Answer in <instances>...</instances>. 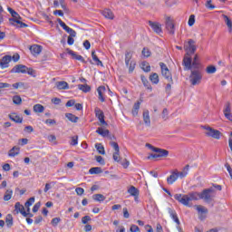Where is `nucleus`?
I'll list each match as a JSON object with an SVG mask.
<instances>
[{
  "label": "nucleus",
  "mask_w": 232,
  "mask_h": 232,
  "mask_svg": "<svg viewBox=\"0 0 232 232\" xmlns=\"http://www.w3.org/2000/svg\"><path fill=\"white\" fill-rule=\"evenodd\" d=\"M188 171H189V165H187L182 171H178V179H184L188 177Z\"/></svg>",
  "instance_id": "5701e85b"
},
{
  "label": "nucleus",
  "mask_w": 232,
  "mask_h": 232,
  "mask_svg": "<svg viewBox=\"0 0 232 232\" xmlns=\"http://www.w3.org/2000/svg\"><path fill=\"white\" fill-rule=\"evenodd\" d=\"M223 18L225 20V23L228 28V32L231 34L232 33V22L231 19H229V17L226 14H223Z\"/></svg>",
  "instance_id": "7c9ffc66"
},
{
  "label": "nucleus",
  "mask_w": 232,
  "mask_h": 232,
  "mask_svg": "<svg viewBox=\"0 0 232 232\" xmlns=\"http://www.w3.org/2000/svg\"><path fill=\"white\" fill-rule=\"evenodd\" d=\"M5 223L7 227H12L14 226V218L12 215L8 214L5 218Z\"/></svg>",
  "instance_id": "ea45409f"
},
{
  "label": "nucleus",
  "mask_w": 232,
  "mask_h": 232,
  "mask_svg": "<svg viewBox=\"0 0 232 232\" xmlns=\"http://www.w3.org/2000/svg\"><path fill=\"white\" fill-rule=\"evenodd\" d=\"M12 62V56L5 55L2 59H0V68L5 70V68H8L10 66V63Z\"/></svg>",
  "instance_id": "9d476101"
},
{
  "label": "nucleus",
  "mask_w": 232,
  "mask_h": 232,
  "mask_svg": "<svg viewBox=\"0 0 232 232\" xmlns=\"http://www.w3.org/2000/svg\"><path fill=\"white\" fill-rule=\"evenodd\" d=\"M13 102L14 104H21V102H23V100L20 96H14Z\"/></svg>",
  "instance_id": "13d9d810"
},
{
  "label": "nucleus",
  "mask_w": 232,
  "mask_h": 232,
  "mask_svg": "<svg viewBox=\"0 0 232 232\" xmlns=\"http://www.w3.org/2000/svg\"><path fill=\"white\" fill-rule=\"evenodd\" d=\"M142 55L144 57H150V55H151V52L150 51V49L148 48H143L142 52H141Z\"/></svg>",
  "instance_id": "864d4df0"
},
{
  "label": "nucleus",
  "mask_w": 232,
  "mask_h": 232,
  "mask_svg": "<svg viewBox=\"0 0 232 232\" xmlns=\"http://www.w3.org/2000/svg\"><path fill=\"white\" fill-rule=\"evenodd\" d=\"M141 68L144 72H151V66H150V63L144 62L141 63Z\"/></svg>",
  "instance_id": "a18cd8bd"
},
{
  "label": "nucleus",
  "mask_w": 232,
  "mask_h": 232,
  "mask_svg": "<svg viewBox=\"0 0 232 232\" xmlns=\"http://www.w3.org/2000/svg\"><path fill=\"white\" fill-rule=\"evenodd\" d=\"M204 130H206L205 134L207 137H212V139H216L217 140L220 139V130H217L209 126H205Z\"/></svg>",
  "instance_id": "0eeeda50"
},
{
  "label": "nucleus",
  "mask_w": 232,
  "mask_h": 232,
  "mask_svg": "<svg viewBox=\"0 0 232 232\" xmlns=\"http://www.w3.org/2000/svg\"><path fill=\"white\" fill-rule=\"evenodd\" d=\"M65 106L67 108H72V106H75V100H70L66 102Z\"/></svg>",
  "instance_id": "69168bd1"
},
{
  "label": "nucleus",
  "mask_w": 232,
  "mask_h": 232,
  "mask_svg": "<svg viewBox=\"0 0 232 232\" xmlns=\"http://www.w3.org/2000/svg\"><path fill=\"white\" fill-rule=\"evenodd\" d=\"M21 151V149L19 147H13L9 152H8V156L9 157H17V155H19Z\"/></svg>",
  "instance_id": "b1692460"
},
{
  "label": "nucleus",
  "mask_w": 232,
  "mask_h": 232,
  "mask_svg": "<svg viewBox=\"0 0 232 232\" xmlns=\"http://www.w3.org/2000/svg\"><path fill=\"white\" fill-rule=\"evenodd\" d=\"M131 57H133V53L127 52L125 53V64H126V66H130V63H131Z\"/></svg>",
  "instance_id": "f704fd0d"
},
{
  "label": "nucleus",
  "mask_w": 232,
  "mask_h": 232,
  "mask_svg": "<svg viewBox=\"0 0 232 232\" xmlns=\"http://www.w3.org/2000/svg\"><path fill=\"white\" fill-rule=\"evenodd\" d=\"M65 117L70 121L71 122H78L79 117L72 114V113H66Z\"/></svg>",
  "instance_id": "a19ab883"
},
{
  "label": "nucleus",
  "mask_w": 232,
  "mask_h": 232,
  "mask_svg": "<svg viewBox=\"0 0 232 232\" xmlns=\"http://www.w3.org/2000/svg\"><path fill=\"white\" fill-rule=\"evenodd\" d=\"M29 50L34 57H38V55H41V52H43V46L33 44L29 47Z\"/></svg>",
  "instance_id": "1a4fd4ad"
},
{
  "label": "nucleus",
  "mask_w": 232,
  "mask_h": 232,
  "mask_svg": "<svg viewBox=\"0 0 232 232\" xmlns=\"http://www.w3.org/2000/svg\"><path fill=\"white\" fill-rule=\"evenodd\" d=\"M26 72H27V67L26 65H23V64L15 65L12 69L13 73H26Z\"/></svg>",
  "instance_id": "2eb2a0df"
},
{
  "label": "nucleus",
  "mask_w": 232,
  "mask_h": 232,
  "mask_svg": "<svg viewBox=\"0 0 232 232\" xmlns=\"http://www.w3.org/2000/svg\"><path fill=\"white\" fill-rule=\"evenodd\" d=\"M55 86L58 90H70V85H68V82H57L55 83Z\"/></svg>",
  "instance_id": "6ab92c4d"
},
{
  "label": "nucleus",
  "mask_w": 232,
  "mask_h": 232,
  "mask_svg": "<svg viewBox=\"0 0 232 232\" xmlns=\"http://www.w3.org/2000/svg\"><path fill=\"white\" fill-rule=\"evenodd\" d=\"M130 232H139L140 229L137 227V225L130 226Z\"/></svg>",
  "instance_id": "774afa93"
},
{
  "label": "nucleus",
  "mask_w": 232,
  "mask_h": 232,
  "mask_svg": "<svg viewBox=\"0 0 232 232\" xmlns=\"http://www.w3.org/2000/svg\"><path fill=\"white\" fill-rule=\"evenodd\" d=\"M95 148L100 155H106V150H104V146L102 143H96Z\"/></svg>",
  "instance_id": "c9c22d12"
},
{
  "label": "nucleus",
  "mask_w": 232,
  "mask_h": 232,
  "mask_svg": "<svg viewBox=\"0 0 232 232\" xmlns=\"http://www.w3.org/2000/svg\"><path fill=\"white\" fill-rule=\"evenodd\" d=\"M189 82L192 86H197L202 82V72L198 69L190 70Z\"/></svg>",
  "instance_id": "7ed1b4c3"
},
{
  "label": "nucleus",
  "mask_w": 232,
  "mask_h": 232,
  "mask_svg": "<svg viewBox=\"0 0 232 232\" xmlns=\"http://www.w3.org/2000/svg\"><path fill=\"white\" fill-rule=\"evenodd\" d=\"M195 24V14H191L188 18V26Z\"/></svg>",
  "instance_id": "052dcab7"
},
{
  "label": "nucleus",
  "mask_w": 232,
  "mask_h": 232,
  "mask_svg": "<svg viewBox=\"0 0 232 232\" xmlns=\"http://www.w3.org/2000/svg\"><path fill=\"white\" fill-rule=\"evenodd\" d=\"M185 70H191V54H185L183 59Z\"/></svg>",
  "instance_id": "dca6fc26"
},
{
  "label": "nucleus",
  "mask_w": 232,
  "mask_h": 232,
  "mask_svg": "<svg viewBox=\"0 0 232 232\" xmlns=\"http://www.w3.org/2000/svg\"><path fill=\"white\" fill-rule=\"evenodd\" d=\"M94 111L98 119H102L104 117V112L101 109L96 108Z\"/></svg>",
  "instance_id": "49530a36"
},
{
  "label": "nucleus",
  "mask_w": 232,
  "mask_h": 232,
  "mask_svg": "<svg viewBox=\"0 0 232 232\" xmlns=\"http://www.w3.org/2000/svg\"><path fill=\"white\" fill-rule=\"evenodd\" d=\"M190 70H198V61L192 62Z\"/></svg>",
  "instance_id": "e2e57ef3"
},
{
  "label": "nucleus",
  "mask_w": 232,
  "mask_h": 232,
  "mask_svg": "<svg viewBox=\"0 0 232 232\" xmlns=\"http://www.w3.org/2000/svg\"><path fill=\"white\" fill-rule=\"evenodd\" d=\"M179 179V170L175 169L171 172L169 177L167 178L168 184H175L177 182V179Z\"/></svg>",
  "instance_id": "9b49d317"
},
{
  "label": "nucleus",
  "mask_w": 232,
  "mask_h": 232,
  "mask_svg": "<svg viewBox=\"0 0 232 232\" xmlns=\"http://www.w3.org/2000/svg\"><path fill=\"white\" fill-rule=\"evenodd\" d=\"M102 15L105 19H113L115 16L113 15V12L110 9H105L102 12Z\"/></svg>",
  "instance_id": "a878e982"
},
{
  "label": "nucleus",
  "mask_w": 232,
  "mask_h": 232,
  "mask_svg": "<svg viewBox=\"0 0 232 232\" xmlns=\"http://www.w3.org/2000/svg\"><path fill=\"white\" fill-rule=\"evenodd\" d=\"M59 222H61V218H54L52 219L51 224L53 226V227H57Z\"/></svg>",
  "instance_id": "3c124183"
},
{
  "label": "nucleus",
  "mask_w": 232,
  "mask_h": 232,
  "mask_svg": "<svg viewBox=\"0 0 232 232\" xmlns=\"http://www.w3.org/2000/svg\"><path fill=\"white\" fill-rule=\"evenodd\" d=\"M143 121L146 126H150L151 124V120L150 119V111L145 110L143 111Z\"/></svg>",
  "instance_id": "4be33fe9"
},
{
  "label": "nucleus",
  "mask_w": 232,
  "mask_h": 232,
  "mask_svg": "<svg viewBox=\"0 0 232 232\" xmlns=\"http://www.w3.org/2000/svg\"><path fill=\"white\" fill-rule=\"evenodd\" d=\"M213 193H215V188L213 187L204 189L201 193H199V200L211 202V200H213Z\"/></svg>",
  "instance_id": "20e7f679"
},
{
  "label": "nucleus",
  "mask_w": 232,
  "mask_h": 232,
  "mask_svg": "<svg viewBox=\"0 0 232 232\" xmlns=\"http://www.w3.org/2000/svg\"><path fill=\"white\" fill-rule=\"evenodd\" d=\"M98 92V98L102 102H104V101H106V99L104 98V94L106 93V87L104 86H100L97 89Z\"/></svg>",
  "instance_id": "a211bd4d"
},
{
  "label": "nucleus",
  "mask_w": 232,
  "mask_h": 232,
  "mask_svg": "<svg viewBox=\"0 0 232 232\" xmlns=\"http://www.w3.org/2000/svg\"><path fill=\"white\" fill-rule=\"evenodd\" d=\"M141 81H142L143 86H145L147 90H150V92L153 90V88L150 84V82H148V80L145 77L141 76Z\"/></svg>",
  "instance_id": "37998d69"
},
{
  "label": "nucleus",
  "mask_w": 232,
  "mask_h": 232,
  "mask_svg": "<svg viewBox=\"0 0 232 232\" xmlns=\"http://www.w3.org/2000/svg\"><path fill=\"white\" fill-rule=\"evenodd\" d=\"M92 220V218L90 216H85L82 218V224H88Z\"/></svg>",
  "instance_id": "0e129e2a"
},
{
  "label": "nucleus",
  "mask_w": 232,
  "mask_h": 232,
  "mask_svg": "<svg viewBox=\"0 0 232 232\" xmlns=\"http://www.w3.org/2000/svg\"><path fill=\"white\" fill-rule=\"evenodd\" d=\"M184 50L187 52L186 54L191 55L197 51V46H195V41L189 39L184 44Z\"/></svg>",
  "instance_id": "6e6552de"
},
{
  "label": "nucleus",
  "mask_w": 232,
  "mask_h": 232,
  "mask_svg": "<svg viewBox=\"0 0 232 232\" xmlns=\"http://www.w3.org/2000/svg\"><path fill=\"white\" fill-rule=\"evenodd\" d=\"M89 173L91 175H99V173H102V169L101 167H93L90 169Z\"/></svg>",
  "instance_id": "72a5a7b5"
},
{
  "label": "nucleus",
  "mask_w": 232,
  "mask_h": 232,
  "mask_svg": "<svg viewBox=\"0 0 232 232\" xmlns=\"http://www.w3.org/2000/svg\"><path fill=\"white\" fill-rule=\"evenodd\" d=\"M57 22L59 23L60 26H62V28H63L65 30V32H67V34H70V31L72 30L68 25H66V24H64V22H63V20H61V18H58Z\"/></svg>",
  "instance_id": "e433bc0d"
},
{
  "label": "nucleus",
  "mask_w": 232,
  "mask_h": 232,
  "mask_svg": "<svg viewBox=\"0 0 232 232\" xmlns=\"http://www.w3.org/2000/svg\"><path fill=\"white\" fill-rule=\"evenodd\" d=\"M168 115H169L168 109L166 108L163 109L162 114H161L163 121H168Z\"/></svg>",
  "instance_id": "bf43d9fd"
},
{
  "label": "nucleus",
  "mask_w": 232,
  "mask_h": 232,
  "mask_svg": "<svg viewBox=\"0 0 232 232\" xmlns=\"http://www.w3.org/2000/svg\"><path fill=\"white\" fill-rule=\"evenodd\" d=\"M68 53H70V55H72V56L73 57V59H76V61H84V59H83L81 55L75 53H74L73 51H72V50H70V51L68 52Z\"/></svg>",
  "instance_id": "c03bdc74"
},
{
  "label": "nucleus",
  "mask_w": 232,
  "mask_h": 232,
  "mask_svg": "<svg viewBox=\"0 0 232 232\" xmlns=\"http://www.w3.org/2000/svg\"><path fill=\"white\" fill-rule=\"evenodd\" d=\"M112 157H113V160H115V162H119L121 160V156H120L119 152H117V151H114Z\"/></svg>",
  "instance_id": "680f3d73"
},
{
  "label": "nucleus",
  "mask_w": 232,
  "mask_h": 232,
  "mask_svg": "<svg viewBox=\"0 0 232 232\" xmlns=\"http://www.w3.org/2000/svg\"><path fill=\"white\" fill-rule=\"evenodd\" d=\"M9 119L13 121V122H16L17 124H21V122H23V118L16 113L9 114Z\"/></svg>",
  "instance_id": "aec40b11"
},
{
  "label": "nucleus",
  "mask_w": 232,
  "mask_h": 232,
  "mask_svg": "<svg viewBox=\"0 0 232 232\" xmlns=\"http://www.w3.org/2000/svg\"><path fill=\"white\" fill-rule=\"evenodd\" d=\"M8 12L11 14L13 18L9 19L10 24L12 26H16V28H27L28 24L23 23L21 20L23 19L21 15L17 12H15L12 7L7 8Z\"/></svg>",
  "instance_id": "f03ea898"
},
{
  "label": "nucleus",
  "mask_w": 232,
  "mask_h": 232,
  "mask_svg": "<svg viewBox=\"0 0 232 232\" xmlns=\"http://www.w3.org/2000/svg\"><path fill=\"white\" fill-rule=\"evenodd\" d=\"M160 66L161 69V75L173 84V76H171V72L168 69V66L164 63H160Z\"/></svg>",
  "instance_id": "423d86ee"
},
{
  "label": "nucleus",
  "mask_w": 232,
  "mask_h": 232,
  "mask_svg": "<svg viewBox=\"0 0 232 232\" xmlns=\"http://www.w3.org/2000/svg\"><path fill=\"white\" fill-rule=\"evenodd\" d=\"M96 161L99 162V164H101L102 166H104V164H106L102 156H96Z\"/></svg>",
  "instance_id": "4d7b16f0"
},
{
  "label": "nucleus",
  "mask_w": 232,
  "mask_h": 232,
  "mask_svg": "<svg viewBox=\"0 0 232 232\" xmlns=\"http://www.w3.org/2000/svg\"><path fill=\"white\" fill-rule=\"evenodd\" d=\"M174 198L183 206H189L192 200H200V194L198 192H190L187 195L176 194Z\"/></svg>",
  "instance_id": "f257e3e1"
},
{
  "label": "nucleus",
  "mask_w": 232,
  "mask_h": 232,
  "mask_svg": "<svg viewBox=\"0 0 232 232\" xmlns=\"http://www.w3.org/2000/svg\"><path fill=\"white\" fill-rule=\"evenodd\" d=\"M166 28L171 35L175 34V24H173V20H171L170 17L166 18Z\"/></svg>",
  "instance_id": "ddd939ff"
},
{
  "label": "nucleus",
  "mask_w": 232,
  "mask_h": 232,
  "mask_svg": "<svg viewBox=\"0 0 232 232\" xmlns=\"http://www.w3.org/2000/svg\"><path fill=\"white\" fill-rule=\"evenodd\" d=\"M53 186H55V182L46 183L45 188L44 189V193H48V191H50V189H52Z\"/></svg>",
  "instance_id": "de8ad7c7"
},
{
  "label": "nucleus",
  "mask_w": 232,
  "mask_h": 232,
  "mask_svg": "<svg viewBox=\"0 0 232 232\" xmlns=\"http://www.w3.org/2000/svg\"><path fill=\"white\" fill-rule=\"evenodd\" d=\"M92 200H95L96 202H104V200H106V197L102 194H94L92 195Z\"/></svg>",
  "instance_id": "c756f323"
},
{
  "label": "nucleus",
  "mask_w": 232,
  "mask_h": 232,
  "mask_svg": "<svg viewBox=\"0 0 232 232\" xmlns=\"http://www.w3.org/2000/svg\"><path fill=\"white\" fill-rule=\"evenodd\" d=\"M127 192L131 197H136V198L139 197V188H135V186L129 187Z\"/></svg>",
  "instance_id": "412c9836"
},
{
  "label": "nucleus",
  "mask_w": 232,
  "mask_h": 232,
  "mask_svg": "<svg viewBox=\"0 0 232 232\" xmlns=\"http://www.w3.org/2000/svg\"><path fill=\"white\" fill-rule=\"evenodd\" d=\"M12 195H14V190H12V188H8L4 195L5 202H8V200H11Z\"/></svg>",
  "instance_id": "c85d7f7f"
},
{
  "label": "nucleus",
  "mask_w": 232,
  "mask_h": 232,
  "mask_svg": "<svg viewBox=\"0 0 232 232\" xmlns=\"http://www.w3.org/2000/svg\"><path fill=\"white\" fill-rule=\"evenodd\" d=\"M194 208H195V209H197V211L199 215H204V213H208V208H206L202 205H196Z\"/></svg>",
  "instance_id": "473e14b6"
},
{
  "label": "nucleus",
  "mask_w": 232,
  "mask_h": 232,
  "mask_svg": "<svg viewBox=\"0 0 232 232\" xmlns=\"http://www.w3.org/2000/svg\"><path fill=\"white\" fill-rule=\"evenodd\" d=\"M127 68H129V73H132L133 70H135V62L131 61L129 63V66H127Z\"/></svg>",
  "instance_id": "5fc2aeb1"
},
{
  "label": "nucleus",
  "mask_w": 232,
  "mask_h": 232,
  "mask_svg": "<svg viewBox=\"0 0 232 232\" xmlns=\"http://www.w3.org/2000/svg\"><path fill=\"white\" fill-rule=\"evenodd\" d=\"M169 155V151L163 149L156 148L154 149V154H150L148 156L149 160L151 159H160L164 157H168Z\"/></svg>",
  "instance_id": "39448f33"
},
{
  "label": "nucleus",
  "mask_w": 232,
  "mask_h": 232,
  "mask_svg": "<svg viewBox=\"0 0 232 232\" xmlns=\"http://www.w3.org/2000/svg\"><path fill=\"white\" fill-rule=\"evenodd\" d=\"M140 103L141 102H137L136 103H134L133 109H132L133 117H137V115H139V110H140Z\"/></svg>",
  "instance_id": "cd10ccee"
},
{
  "label": "nucleus",
  "mask_w": 232,
  "mask_h": 232,
  "mask_svg": "<svg viewBox=\"0 0 232 232\" xmlns=\"http://www.w3.org/2000/svg\"><path fill=\"white\" fill-rule=\"evenodd\" d=\"M96 133H98V135H101L102 137H108V135H110V130H104V128L100 127L97 129Z\"/></svg>",
  "instance_id": "bb28decb"
},
{
  "label": "nucleus",
  "mask_w": 232,
  "mask_h": 232,
  "mask_svg": "<svg viewBox=\"0 0 232 232\" xmlns=\"http://www.w3.org/2000/svg\"><path fill=\"white\" fill-rule=\"evenodd\" d=\"M79 144V136H74L72 138L71 146H77Z\"/></svg>",
  "instance_id": "6e6d98bb"
},
{
  "label": "nucleus",
  "mask_w": 232,
  "mask_h": 232,
  "mask_svg": "<svg viewBox=\"0 0 232 232\" xmlns=\"http://www.w3.org/2000/svg\"><path fill=\"white\" fill-rule=\"evenodd\" d=\"M150 81L152 84H159V74H157L156 72L150 74Z\"/></svg>",
  "instance_id": "4c0bfd02"
},
{
  "label": "nucleus",
  "mask_w": 232,
  "mask_h": 232,
  "mask_svg": "<svg viewBox=\"0 0 232 232\" xmlns=\"http://www.w3.org/2000/svg\"><path fill=\"white\" fill-rule=\"evenodd\" d=\"M110 146H111V148H113V150L115 151H117V153H120L121 150L119 148V144L115 141H110Z\"/></svg>",
  "instance_id": "09e8293b"
},
{
  "label": "nucleus",
  "mask_w": 232,
  "mask_h": 232,
  "mask_svg": "<svg viewBox=\"0 0 232 232\" xmlns=\"http://www.w3.org/2000/svg\"><path fill=\"white\" fill-rule=\"evenodd\" d=\"M34 113H43L44 111V106L42 104H35L33 108Z\"/></svg>",
  "instance_id": "58836bf2"
},
{
  "label": "nucleus",
  "mask_w": 232,
  "mask_h": 232,
  "mask_svg": "<svg viewBox=\"0 0 232 232\" xmlns=\"http://www.w3.org/2000/svg\"><path fill=\"white\" fill-rule=\"evenodd\" d=\"M207 73H216L217 72V67L210 65L208 66L206 69Z\"/></svg>",
  "instance_id": "8fccbe9b"
},
{
  "label": "nucleus",
  "mask_w": 232,
  "mask_h": 232,
  "mask_svg": "<svg viewBox=\"0 0 232 232\" xmlns=\"http://www.w3.org/2000/svg\"><path fill=\"white\" fill-rule=\"evenodd\" d=\"M75 191L77 195H84V188H76Z\"/></svg>",
  "instance_id": "338daca9"
},
{
  "label": "nucleus",
  "mask_w": 232,
  "mask_h": 232,
  "mask_svg": "<svg viewBox=\"0 0 232 232\" xmlns=\"http://www.w3.org/2000/svg\"><path fill=\"white\" fill-rule=\"evenodd\" d=\"M14 211L19 214L21 213V215L23 217H26V212L24 211V206L21 205L20 202H16L14 205Z\"/></svg>",
  "instance_id": "f3484780"
},
{
  "label": "nucleus",
  "mask_w": 232,
  "mask_h": 232,
  "mask_svg": "<svg viewBox=\"0 0 232 232\" xmlns=\"http://www.w3.org/2000/svg\"><path fill=\"white\" fill-rule=\"evenodd\" d=\"M78 88L82 92H84V93H88V92L92 90V87H90L88 84H79Z\"/></svg>",
  "instance_id": "79ce46f5"
},
{
  "label": "nucleus",
  "mask_w": 232,
  "mask_h": 232,
  "mask_svg": "<svg viewBox=\"0 0 232 232\" xmlns=\"http://www.w3.org/2000/svg\"><path fill=\"white\" fill-rule=\"evenodd\" d=\"M150 26L156 34H162V25L157 22L149 21Z\"/></svg>",
  "instance_id": "4468645a"
},
{
  "label": "nucleus",
  "mask_w": 232,
  "mask_h": 232,
  "mask_svg": "<svg viewBox=\"0 0 232 232\" xmlns=\"http://www.w3.org/2000/svg\"><path fill=\"white\" fill-rule=\"evenodd\" d=\"M168 211L174 222H176L178 225L180 224V220H179V218L177 217V212L171 208H168Z\"/></svg>",
  "instance_id": "393cba45"
},
{
  "label": "nucleus",
  "mask_w": 232,
  "mask_h": 232,
  "mask_svg": "<svg viewBox=\"0 0 232 232\" xmlns=\"http://www.w3.org/2000/svg\"><path fill=\"white\" fill-rule=\"evenodd\" d=\"M35 202V198H30L24 204L25 208H30Z\"/></svg>",
  "instance_id": "603ef678"
},
{
  "label": "nucleus",
  "mask_w": 232,
  "mask_h": 232,
  "mask_svg": "<svg viewBox=\"0 0 232 232\" xmlns=\"http://www.w3.org/2000/svg\"><path fill=\"white\" fill-rule=\"evenodd\" d=\"M92 61H94L95 64H97V66H103L102 62L100 61L99 56H97V54L95 53V51L92 52Z\"/></svg>",
  "instance_id": "2f4dec72"
},
{
  "label": "nucleus",
  "mask_w": 232,
  "mask_h": 232,
  "mask_svg": "<svg viewBox=\"0 0 232 232\" xmlns=\"http://www.w3.org/2000/svg\"><path fill=\"white\" fill-rule=\"evenodd\" d=\"M223 113L228 121H232V114H231V103L227 102L225 105V108L223 110Z\"/></svg>",
  "instance_id": "f8f14e48"
}]
</instances>
